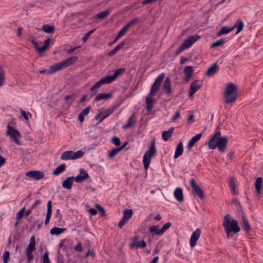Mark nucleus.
<instances>
[{
    "label": "nucleus",
    "mask_w": 263,
    "mask_h": 263,
    "mask_svg": "<svg viewBox=\"0 0 263 263\" xmlns=\"http://www.w3.org/2000/svg\"><path fill=\"white\" fill-rule=\"evenodd\" d=\"M190 184L191 186L193 191L195 193L198 197L201 199H203L204 198L203 191L198 185L194 178L190 179Z\"/></svg>",
    "instance_id": "6e6552de"
},
{
    "label": "nucleus",
    "mask_w": 263,
    "mask_h": 263,
    "mask_svg": "<svg viewBox=\"0 0 263 263\" xmlns=\"http://www.w3.org/2000/svg\"><path fill=\"white\" fill-rule=\"evenodd\" d=\"M174 130V127H171L168 130H165L162 133V138L165 141L171 137Z\"/></svg>",
    "instance_id": "a878e982"
},
{
    "label": "nucleus",
    "mask_w": 263,
    "mask_h": 263,
    "mask_svg": "<svg viewBox=\"0 0 263 263\" xmlns=\"http://www.w3.org/2000/svg\"><path fill=\"white\" fill-rule=\"evenodd\" d=\"M91 109V106H88L86 107H85L84 109H83L80 112V114H82L84 116H86L88 115L90 110Z\"/></svg>",
    "instance_id": "13d9d810"
},
{
    "label": "nucleus",
    "mask_w": 263,
    "mask_h": 263,
    "mask_svg": "<svg viewBox=\"0 0 263 263\" xmlns=\"http://www.w3.org/2000/svg\"><path fill=\"white\" fill-rule=\"evenodd\" d=\"M73 249L75 251H78V252H82V250H83V248H82V245L81 243L79 242L77 245H76L73 247Z\"/></svg>",
    "instance_id": "052dcab7"
},
{
    "label": "nucleus",
    "mask_w": 263,
    "mask_h": 263,
    "mask_svg": "<svg viewBox=\"0 0 263 263\" xmlns=\"http://www.w3.org/2000/svg\"><path fill=\"white\" fill-rule=\"evenodd\" d=\"M66 164L62 163L59 166H58L55 170L53 171V174L55 176H58L62 172H64L66 169Z\"/></svg>",
    "instance_id": "f704fd0d"
},
{
    "label": "nucleus",
    "mask_w": 263,
    "mask_h": 263,
    "mask_svg": "<svg viewBox=\"0 0 263 263\" xmlns=\"http://www.w3.org/2000/svg\"><path fill=\"white\" fill-rule=\"evenodd\" d=\"M31 42L34 45L35 48L40 53L44 51L48 48L44 45H42L41 47H40L38 45L37 43L34 40H32Z\"/></svg>",
    "instance_id": "79ce46f5"
},
{
    "label": "nucleus",
    "mask_w": 263,
    "mask_h": 263,
    "mask_svg": "<svg viewBox=\"0 0 263 263\" xmlns=\"http://www.w3.org/2000/svg\"><path fill=\"white\" fill-rule=\"evenodd\" d=\"M111 83L108 77L107 76L104 78H102L99 81H98L96 84L100 87L103 84H109Z\"/></svg>",
    "instance_id": "ea45409f"
},
{
    "label": "nucleus",
    "mask_w": 263,
    "mask_h": 263,
    "mask_svg": "<svg viewBox=\"0 0 263 263\" xmlns=\"http://www.w3.org/2000/svg\"><path fill=\"white\" fill-rule=\"evenodd\" d=\"M139 22V19L138 17L135 18L134 19H133L132 20L130 21L128 23H127L125 26L129 29V28L134 25H135L136 23H138Z\"/></svg>",
    "instance_id": "603ef678"
},
{
    "label": "nucleus",
    "mask_w": 263,
    "mask_h": 263,
    "mask_svg": "<svg viewBox=\"0 0 263 263\" xmlns=\"http://www.w3.org/2000/svg\"><path fill=\"white\" fill-rule=\"evenodd\" d=\"M95 207L96 208L97 210L99 211L100 215L101 217L105 216V210L102 206L98 204H96Z\"/></svg>",
    "instance_id": "09e8293b"
},
{
    "label": "nucleus",
    "mask_w": 263,
    "mask_h": 263,
    "mask_svg": "<svg viewBox=\"0 0 263 263\" xmlns=\"http://www.w3.org/2000/svg\"><path fill=\"white\" fill-rule=\"evenodd\" d=\"M233 29V27H222L219 32L217 33V36H220L222 35L227 34L230 32Z\"/></svg>",
    "instance_id": "473e14b6"
},
{
    "label": "nucleus",
    "mask_w": 263,
    "mask_h": 263,
    "mask_svg": "<svg viewBox=\"0 0 263 263\" xmlns=\"http://www.w3.org/2000/svg\"><path fill=\"white\" fill-rule=\"evenodd\" d=\"M74 180L73 177H69L62 182V186L67 190L71 189Z\"/></svg>",
    "instance_id": "4be33fe9"
},
{
    "label": "nucleus",
    "mask_w": 263,
    "mask_h": 263,
    "mask_svg": "<svg viewBox=\"0 0 263 263\" xmlns=\"http://www.w3.org/2000/svg\"><path fill=\"white\" fill-rule=\"evenodd\" d=\"M226 42L225 40H223L222 39H220L218 40H217L216 41L214 42L211 45V48H216L222 44H224Z\"/></svg>",
    "instance_id": "49530a36"
},
{
    "label": "nucleus",
    "mask_w": 263,
    "mask_h": 263,
    "mask_svg": "<svg viewBox=\"0 0 263 263\" xmlns=\"http://www.w3.org/2000/svg\"><path fill=\"white\" fill-rule=\"evenodd\" d=\"M139 236H135L133 238V242L130 243V247L131 248H144L146 246V243L144 240L138 241Z\"/></svg>",
    "instance_id": "4468645a"
},
{
    "label": "nucleus",
    "mask_w": 263,
    "mask_h": 263,
    "mask_svg": "<svg viewBox=\"0 0 263 263\" xmlns=\"http://www.w3.org/2000/svg\"><path fill=\"white\" fill-rule=\"evenodd\" d=\"M66 230V228H61L55 227L50 230V233L51 235H59L65 232Z\"/></svg>",
    "instance_id": "2f4dec72"
},
{
    "label": "nucleus",
    "mask_w": 263,
    "mask_h": 263,
    "mask_svg": "<svg viewBox=\"0 0 263 263\" xmlns=\"http://www.w3.org/2000/svg\"><path fill=\"white\" fill-rule=\"evenodd\" d=\"M84 154V152L81 150L76 152H73L72 151H67L62 154L60 158L63 160H74L81 158Z\"/></svg>",
    "instance_id": "39448f33"
},
{
    "label": "nucleus",
    "mask_w": 263,
    "mask_h": 263,
    "mask_svg": "<svg viewBox=\"0 0 263 263\" xmlns=\"http://www.w3.org/2000/svg\"><path fill=\"white\" fill-rule=\"evenodd\" d=\"M202 86L201 83L199 80H195L192 82L190 85V88L189 90V97H192Z\"/></svg>",
    "instance_id": "f8f14e48"
},
{
    "label": "nucleus",
    "mask_w": 263,
    "mask_h": 263,
    "mask_svg": "<svg viewBox=\"0 0 263 263\" xmlns=\"http://www.w3.org/2000/svg\"><path fill=\"white\" fill-rule=\"evenodd\" d=\"M25 207L21 209L17 213L16 215V219L18 220H20L23 217L24 215H25Z\"/></svg>",
    "instance_id": "864d4df0"
},
{
    "label": "nucleus",
    "mask_w": 263,
    "mask_h": 263,
    "mask_svg": "<svg viewBox=\"0 0 263 263\" xmlns=\"http://www.w3.org/2000/svg\"><path fill=\"white\" fill-rule=\"evenodd\" d=\"M237 87L233 83L228 84L224 93V101L227 104H232L237 98Z\"/></svg>",
    "instance_id": "7ed1b4c3"
},
{
    "label": "nucleus",
    "mask_w": 263,
    "mask_h": 263,
    "mask_svg": "<svg viewBox=\"0 0 263 263\" xmlns=\"http://www.w3.org/2000/svg\"><path fill=\"white\" fill-rule=\"evenodd\" d=\"M109 14V10H106L103 12L98 13L94 16L95 18H98L100 19H103L108 15Z\"/></svg>",
    "instance_id": "37998d69"
},
{
    "label": "nucleus",
    "mask_w": 263,
    "mask_h": 263,
    "mask_svg": "<svg viewBox=\"0 0 263 263\" xmlns=\"http://www.w3.org/2000/svg\"><path fill=\"white\" fill-rule=\"evenodd\" d=\"M128 28L125 26H124L120 30V31L119 32L122 36H123L125 33L126 32H127V31L128 30Z\"/></svg>",
    "instance_id": "338daca9"
},
{
    "label": "nucleus",
    "mask_w": 263,
    "mask_h": 263,
    "mask_svg": "<svg viewBox=\"0 0 263 263\" xmlns=\"http://www.w3.org/2000/svg\"><path fill=\"white\" fill-rule=\"evenodd\" d=\"M262 187V179L261 177H258L255 182V189L257 194L260 195Z\"/></svg>",
    "instance_id": "b1692460"
},
{
    "label": "nucleus",
    "mask_w": 263,
    "mask_h": 263,
    "mask_svg": "<svg viewBox=\"0 0 263 263\" xmlns=\"http://www.w3.org/2000/svg\"><path fill=\"white\" fill-rule=\"evenodd\" d=\"M229 179H229L230 186L231 187L232 192H233L234 194H236V185L235 184V180H234V178L231 177H230Z\"/></svg>",
    "instance_id": "c03bdc74"
},
{
    "label": "nucleus",
    "mask_w": 263,
    "mask_h": 263,
    "mask_svg": "<svg viewBox=\"0 0 263 263\" xmlns=\"http://www.w3.org/2000/svg\"><path fill=\"white\" fill-rule=\"evenodd\" d=\"M98 88H99V87L96 83L91 87L90 90L92 91H95V92L92 94H91V97H92L94 95H95L97 92V91L96 90V89Z\"/></svg>",
    "instance_id": "69168bd1"
},
{
    "label": "nucleus",
    "mask_w": 263,
    "mask_h": 263,
    "mask_svg": "<svg viewBox=\"0 0 263 263\" xmlns=\"http://www.w3.org/2000/svg\"><path fill=\"white\" fill-rule=\"evenodd\" d=\"M160 87V85H158L157 84H155V83H154L152 85L150 92H149V96H154L155 93L158 91Z\"/></svg>",
    "instance_id": "4c0bfd02"
},
{
    "label": "nucleus",
    "mask_w": 263,
    "mask_h": 263,
    "mask_svg": "<svg viewBox=\"0 0 263 263\" xmlns=\"http://www.w3.org/2000/svg\"><path fill=\"white\" fill-rule=\"evenodd\" d=\"M228 144V138L226 136L221 137L220 128L217 127L214 135L208 142V147L210 149H215L217 148L218 151L223 152Z\"/></svg>",
    "instance_id": "f257e3e1"
},
{
    "label": "nucleus",
    "mask_w": 263,
    "mask_h": 263,
    "mask_svg": "<svg viewBox=\"0 0 263 263\" xmlns=\"http://www.w3.org/2000/svg\"><path fill=\"white\" fill-rule=\"evenodd\" d=\"M180 116V111L179 110H177L176 112H175V114L173 116L172 119V120L173 121H175L177 119H178Z\"/></svg>",
    "instance_id": "774afa93"
},
{
    "label": "nucleus",
    "mask_w": 263,
    "mask_h": 263,
    "mask_svg": "<svg viewBox=\"0 0 263 263\" xmlns=\"http://www.w3.org/2000/svg\"><path fill=\"white\" fill-rule=\"evenodd\" d=\"M201 231L200 229H196L192 234L190 238V246L191 247L195 246L197 241L199 239Z\"/></svg>",
    "instance_id": "2eb2a0df"
},
{
    "label": "nucleus",
    "mask_w": 263,
    "mask_h": 263,
    "mask_svg": "<svg viewBox=\"0 0 263 263\" xmlns=\"http://www.w3.org/2000/svg\"><path fill=\"white\" fill-rule=\"evenodd\" d=\"M57 263H64L63 256L60 253V251H58L57 255Z\"/></svg>",
    "instance_id": "bf43d9fd"
},
{
    "label": "nucleus",
    "mask_w": 263,
    "mask_h": 263,
    "mask_svg": "<svg viewBox=\"0 0 263 263\" xmlns=\"http://www.w3.org/2000/svg\"><path fill=\"white\" fill-rule=\"evenodd\" d=\"M136 123V117L135 114L131 115L128 120L127 123L123 126V129H127L133 126Z\"/></svg>",
    "instance_id": "a211bd4d"
},
{
    "label": "nucleus",
    "mask_w": 263,
    "mask_h": 263,
    "mask_svg": "<svg viewBox=\"0 0 263 263\" xmlns=\"http://www.w3.org/2000/svg\"><path fill=\"white\" fill-rule=\"evenodd\" d=\"M122 151L121 147H116L111 149L108 154V158L112 159L115 157V156L119 153L120 151Z\"/></svg>",
    "instance_id": "e433bc0d"
},
{
    "label": "nucleus",
    "mask_w": 263,
    "mask_h": 263,
    "mask_svg": "<svg viewBox=\"0 0 263 263\" xmlns=\"http://www.w3.org/2000/svg\"><path fill=\"white\" fill-rule=\"evenodd\" d=\"M162 89L167 94L170 95L172 93L171 82L170 78H167L165 80Z\"/></svg>",
    "instance_id": "412c9836"
},
{
    "label": "nucleus",
    "mask_w": 263,
    "mask_h": 263,
    "mask_svg": "<svg viewBox=\"0 0 263 263\" xmlns=\"http://www.w3.org/2000/svg\"><path fill=\"white\" fill-rule=\"evenodd\" d=\"M200 36L198 35H190L181 44V46L185 50L190 47L194 43H195Z\"/></svg>",
    "instance_id": "9d476101"
},
{
    "label": "nucleus",
    "mask_w": 263,
    "mask_h": 263,
    "mask_svg": "<svg viewBox=\"0 0 263 263\" xmlns=\"http://www.w3.org/2000/svg\"><path fill=\"white\" fill-rule=\"evenodd\" d=\"M5 79L4 72H1L0 73V87L3 85Z\"/></svg>",
    "instance_id": "680f3d73"
},
{
    "label": "nucleus",
    "mask_w": 263,
    "mask_h": 263,
    "mask_svg": "<svg viewBox=\"0 0 263 263\" xmlns=\"http://www.w3.org/2000/svg\"><path fill=\"white\" fill-rule=\"evenodd\" d=\"M183 72L185 75L183 78V81L187 83L190 81L194 73L193 67L191 66H186L184 69Z\"/></svg>",
    "instance_id": "dca6fc26"
},
{
    "label": "nucleus",
    "mask_w": 263,
    "mask_h": 263,
    "mask_svg": "<svg viewBox=\"0 0 263 263\" xmlns=\"http://www.w3.org/2000/svg\"><path fill=\"white\" fill-rule=\"evenodd\" d=\"M96 30V28H93V29L90 30L87 33H86L84 36L83 37V40L84 41H86L89 39V37L90 35L93 33L95 30Z\"/></svg>",
    "instance_id": "6e6d98bb"
},
{
    "label": "nucleus",
    "mask_w": 263,
    "mask_h": 263,
    "mask_svg": "<svg viewBox=\"0 0 263 263\" xmlns=\"http://www.w3.org/2000/svg\"><path fill=\"white\" fill-rule=\"evenodd\" d=\"M114 112L113 109H108L106 110H105L103 114V116L100 119L99 123L102 122L103 120H104L105 118H107L110 115H111Z\"/></svg>",
    "instance_id": "a18cd8bd"
},
{
    "label": "nucleus",
    "mask_w": 263,
    "mask_h": 263,
    "mask_svg": "<svg viewBox=\"0 0 263 263\" xmlns=\"http://www.w3.org/2000/svg\"><path fill=\"white\" fill-rule=\"evenodd\" d=\"M62 69H63V67L61 62L55 64L50 66V70H49L48 74H52L56 71H58Z\"/></svg>",
    "instance_id": "cd10ccee"
},
{
    "label": "nucleus",
    "mask_w": 263,
    "mask_h": 263,
    "mask_svg": "<svg viewBox=\"0 0 263 263\" xmlns=\"http://www.w3.org/2000/svg\"><path fill=\"white\" fill-rule=\"evenodd\" d=\"M111 142L116 146H119L121 144L120 139L117 136H114L111 139Z\"/></svg>",
    "instance_id": "4d7b16f0"
},
{
    "label": "nucleus",
    "mask_w": 263,
    "mask_h": 263,
    "mask_svg": "<svg viewBox=\"0 0 263 263\" xmlns=\"http://www.w3.org/2000/svg\"><path fill=\"white\" fill-rule=\"evenodd\" d=\"M202 133L197 134L196 136L193 137L189 141L187 146L189 149L192 148L194 144L198 142L202 137Z\"/></svg>",
    "instance_id": "f3484780"
},
{
    "label": "nucleus",
    "mask_w": 263,
    "mask_h": 263,
    "mask_svg": "<svg viewBox=\"0 0 263 263\" xmlns=\"http://www.w3.org/2000/svg\"><path fill=\"white\" fill-rule=\"evenodd\" d=\"M42 30L46 33H51L54 30V27L48 24H45L42 26Z\"/></svg>",
    "instance_id": "58836bf2"
},
{
    "label": "nucleus",
    "mask_w": 263,
    "mask_h": 263,
    "mask_svg": "<svg viewBox=\"0 0 263 263\" xmlns=\"http://www.w3.org/2000/svg\"><path fill=\"white\" fill-rule=\"evenodd\" d=\"M159 225L151 226L149 228V232L153 235H162V233L160 232V229H159Z\"/></svg>",
    "instance_id": "c9c22d12"
},
{
    "label": "nucleus",
    "mask_w": 263,
    "mask_h": 263,
    "mask_svg": "<svg viewBox=\"0 0 263 263\" xmlns=\"http://www.w3.org/2000/svg\"><path fill=\"white\" fill-rule=\"evenodd\" d=\"M223 226L228 238L231 237L233 233H238L240 230L237 220H232L231 215L229 214L224 217Z\"/></svg>",
    "instance_id": "f03ea898"
},
{
    "label": "nucleus",
    "mask_w": 263,
    "mask_h": 263,
    "mask_svg": "<svg viewBox=\"0 0 263 263\" xmlns=\"http://www.w3.org/2000/svg\"><path fill=\"white\" fill-rule=\"evenodd\" d=\"M89 178L88 173H84V175H78L75 178L74 180L77 183H82L85 180Z\"/></svg>",
    "instance_id": "72a5a7b5"
},
{
    "label": "nucleus",
    "mask_w": 263,
    "mask_h": 263,
    "mask_svg": "<svg viewBox=\"0 0 263 263\" xmlns=\"http://www.w3.org/2000/svg\"><path fill=\"white\" fill-rule=\"evenodd\" d=\"M35 249V238L32 236L29 240V243L26 249V253L27 257V261L30 262L33 258L32 252Z\"/></svg>",
    "instance_id": "0eeeda50"
},
{
    "label": "nucleus",
    "mask_w": 263,
    "mask_h": 263,
    "mask_svg": "<svg viewBox=\"0 0 263 263\" xmlns=\"http://www.w3.org/2000/svg\"><path fill=\"white\" fill-rule=\"evenodd\" d=\"M153 96H149V95L146 98V106L147 111H151L153 107L154 99H152Z\"/></svg>",
    "instance_id": "7c9ffc66"
},
{
    "label": "nucleus",
    "mask_w": 263,
    "mask_h": 263,
    "mask_svg": "<svg viewBox=\"0 0 263 263\" xmlns=\"http://www.w3.org/2000/svg\"><path fill=\"white\" fill-rule=\"evenodd\" d=\"M4 263H8L10 259V253L8 251H5L3 254Z\"/></svg>",
    "instance_id": "3c124183"
},
{
    "label": "nucleus",
    "mask_w": 263,
    "mask_h": 263,
    "mask_svg": "<svg viewBox=\"0 0 263 263\" xmlns=\"http://www.w3.org/2000/svg\"><path fill=\"white\" fill-rule=\"evenodd\" d=\"M175 199L179 202H182L184 200L183 191L180 187H177L174 192Z\"/></svg>",
    "instance_id": "aec40b11"
},
{
    "label": "nucleus",
    "mask_w": 263,
    "mask_h": 263,
    "mask_svg": "<svg viewBox=\"0 0 263 263\" xmlns=\"http://www.w3.org/2000/svg\"><path fill=\"white\" fill-rule=\"evenodd\" d=\"M183 152V144L181 142H180L178 143L174 155V158H177L179 156H180Z\"/></svg>",
    "instance_id": "bb28decb"
},
{
    "label": "nucleus",
    "mask_w": 263,
    "mask_h": 263,
    "mask_svg": "<svg viewBox=\"0 0 263 263\" xmlns=\"http://www.w3.org/2000/svg\"><path fill=\"white\" fill-rule=\"evenodd\" d=\"M112 96V95L111 93H99L97 95L95 99V100L96 101H99L101 100H108L110 98H111Z\"/></svg>",
    "instance_id": "c85d7f7f"
},
{
    "label": "nucleus",
    "mask_w": 263,
    "mask_h": 263,
    "mask_svg": "<svg viewBox=\"0 0 263 263\" xmlns=\"http://www.w3.org/2000/svg\"><path fill=\"white\" fill-rule=\"evenodd\" d=\"M26 176L29 178L35 180H38L43 178L45 175L43 172L39 171H30L26 173Z\"/></svg>",
    "instance_id": "9b49d317"
},
{
    "label": "nucleus",
    "mask_w": 263,
    "mask_h": 263,
    "mask_svg": "<svg viewBox=\"0 0 263 263\" xmlns=\"http://www.w3.org/2000/svg\"><path fill=\"white\" fill-rule=\"evenodd\" d=\"M243 225L242 228L247 233H249L251 230L250 224H249V221L246 218L245 216H242Z\"/></svg>",
    "instance_id": "c756f323"
},
{
    "label": "nucleus",
    "mask_w": 263,
    "mask_h": 263,
    "mask_svg": "<svg viewBox=\"0 0 263 263\" xmlns=\"http://www.w3.org/2000/svg\"><path fill=\"white\" fill-rule=\"evenodd\" d=\"M52 214V202L51 200H49L47 202V210L46 216V219L45 220V224H48L49 222L50 219Z\"/></svg>",
    "instance_id": "5701e85b"
},
{
    "label": "nucleus",
    "mask_w": 263,
    "mask_h": 263,
    "mask_svg": "<svg viewBox=\"0 0 263 263\" xmlns=\"http://www.w3.org/2000/svg\"><path fill=\"white\" fill-rule=\"evenodd\" d=\"M165 78V74L164 73H161L158 77L156 78V79L155 80L154 83L155 84H158V85H160L162 81Z\"/></svg>",
    "instance_id": "de8ad7c7"
},
{
    "label": "nucleus",
    "mask_w": 263,
    "mask_h": 263,
    "mask_svg": "<svg viewBox=\"0 0 263 263\" xmlns=\"http://www.w3.org/2000/svg\"><path fill=\"white\" fill-rule=\"evenodd\" d=\"M133 212L132 209H126L123 211V216L122 219L119 222L118 226L122 228L132 218Z\"/></svg>",
    "instance_id": "1a4fd4ad"
},
{
    "label": "nucleus",
    "mask_w": 263,
    "mask_h": 263,
    "mask_svg": "<svg viewBox=\"0 0 263 263\" xmlns=\"http://www.w3.org/2000/svg\"><path fill=\"white\" fill-rule=\"evenodd\" d=\"M172 226V223L171 222H167L164 224L163 227L160 229V232L162 233V234L164 233L167 229H168Z\"/></svg>",
    "instance_id": "5fc2aeb1"
},
{
    "label": "nucleus",
    "mask_w": 263,
    "mask_h": 263,
    "mask_svg": "<svg viewBox=\"0 0 263 263\" xmlns=\"http://www.w3.org/2000/svg\"><path fill=\"white\" fill-rule=\"evenodd\" d=\"M244 24L243 22L241 20H237L234 27L237 28V31L236 34L239 33L241 31L243 28Z\"/></svg>",
    "instance_id": "a19ab883"
},
{
    "label": "nucleus",
    "mask_w": 263,
    "mask_h": 263,
    "mask_svg": "<svg viewBox=\"0 0 263 263\" xmlns=\"http://www.w3.org/2000/svg\"><path fill=\"white\" fill-rule=\"evenodd\" d=\"M7 136L10 137L12 140H13L16 144L20 145V141L18 139V137H21L20 133L13 127L8 125L7 130L6 132Z\"/></svg>",
    "instance_id": "423d86ee"
},
{
    "label": "nucleus",
    "mask_w": 263,
    "mask_h": 263,
    "mask_svg": "<svg viewBox=\"0 0 263 263\" xmlns=\"http://www.w3.org/2000/svg\"><path fill=\"white\" fill-rule=\"evenodd\" d=\"M126 71V68L124 67L120 68L118 69H117L113 75L107 76L110 79L111 82H113L114 80H115L120 74L124 73Z\"/></svg>",
    "instance_id": "6ab92c4d"
},
{
    "label": "nucleus",
    "mask_w": 263,
    "mask_h": 263,
    "mask_svg": "<svg viewBox=\"0 0 263 263\" xmlns=\"http://www.w3.org/2000/svg\"><path fill=\"white\" fill-rule=\"evenodd\" d=\"M156 151L155 140L153 139L151 141V145L148 148V149L145 152L143 156V163L145 170H147L148 168L151 160L153 158V156L156 154Z\"/></svg>",
    "instance_id": "20e7f679"
},
{
    "label": "nucleus",
    "mask_w": 263,
    "mask_h": 263,
    "mask_svg": "<svg viewBox=\"0 0 263 263\" xmlns=\"http://www.w3.org/2000/svg\"><path fill=\"white\" fill-rule=\"evenodd\" d=\"M125 44H126V42L123 41L121 43H120L118 45H117L115 48L118 51L119 50L121 49L123 47V46L124 45H125Z\"/></svg>",
    "instance_id": "0e129e2a"
},
{
    "label": "nucleus",
    "mask_w": 263,
    "mask_h": 263,
    "mask_svg": "<svg viewBox=\"0 0 263 263\" xmlns=\"http://www.w3.org/2000/svg\"><path fill=\"white\" fill-rule=\"evenodd\" d=\"M78 60V57L77 56H72L68 58L63 61L61 62V64L63 68H65L70 66L76 63Z\"/></svg>",
    "instance_id": "ddd939ff"
},
{
    "label": "nucleus",
    "mask_w": 263,
    "mask_h": 263,
    "mask_svg": "<svg viewBox=\"0 0 263 263\" xmlns=\"http://www.w3.org/2000/svg\"><path fill=\"white\" fill-rule=\"evenodd\" d=\"M219 70V68L216 63H214L210 66L206 72L207 76L211 77L216 73Z\"/></svg>",
    "instance_id": "393cba45"
},
{
    "label": "nucleus",
    "mask_w": 263,
    "mask_h": 263,
    "mask_svg": "<svg viewBox=\"0 0 263 263\" xmlns=\"http://www.w3.org/2000/svg\"><path fill=\"white\" fill-rule=\"evenodd\" d=\"M48 252L46 251L43 254L41 258V260L43 263H50V259L48 257Z\"/></svg>",
    "instance_id": "8fccbe9b"
},
{
    "label": "nucleus",
    "mask_w": 263,
    "mask_h": 263,
    "mask_svg": "<svg viewBox=\"0 0 263 263\" xmlns=\"http://www.w3.org/2000/svg\"><path fill=\"white\" fill-rule=\"evenodd\" d=\"M125 44H126V42L123 41L121 43H120L118 45H117L115 48L118 51L119 50L121 49L123 47V46L124 45H125Z\"/></svg>",
    "instance_id": "e2e57ef3"
}]
</instances>
